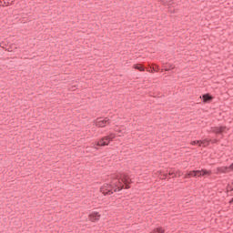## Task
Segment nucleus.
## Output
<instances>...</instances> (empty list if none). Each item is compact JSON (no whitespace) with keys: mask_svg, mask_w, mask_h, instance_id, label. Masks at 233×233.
<instances>
[{"mask_svg":"<svg viewBox=\"0 0 233 233\" xmlns=\"http://www.w3.org/2000/svg\"><path fill=\"white\" fill-rule=\"evenodd\" d=\"M130 183H132V181L128 176L121 175L112 179L111 186L114 192H121L124 187H126L127 189L130 188Z\"/></svg>","mask_w":233,"mask_h":233,"instance_id":"f257e3e1","label":"nucleus"},{"mask_svg":"<svg viewBox=\"0 0 233 233\" xmlns=\"http://www.w3.org/2000/svg\"><path fill=\"white\" fill-rule=\"evenodd\" d=\"M114 139H116V134L115 133H111L110 135L102 137L96 143V147H108V145H110V142L112 140H114Z\"/></svg>","mask_w":233,"mask_h":233,"instance_id":"f03ea898","label":"nucleus"},{"mask_svg":"<svg viewBox=\"0 0 233 233\" xmlns=\"http://www.w3.org/2000/svg\"><path fill=\"white\" fill-rule=\"evenodd\" d=\"M100 191L104 194V196H108L110 194H114V187H112L111 184H104L103 187L100 188Z\"/></svg>","mask_w":233,"mask_h":233,"instance_id":"7ed1b4c3","label":"nucleus"},{"mask_svg":"<svg viewBox=\"0 0 233 233\" xmlns=\"http://www.w3.org/2000/svg\"><path fill=\"white\" fill-rule=\"evenodd\" d=\"M95 125L96 127H98V128H105V127H106V125H110V119L108 118H97L95 121Z\"/></svg>","mask_w":233,"mask_h":233,"instance_id":"20e7f679","label":"nucleus"},{"mask_svg":"<svg viewBox=\"0 0 233 233\" xmlns=\"http://www.w3.org/2000/svg\"><path fill=\"white\" fill-rule=\"evenodd\" d=\"M89 220L93 223H96V221H99L101 219V214H99L97 211H93L88 216Z\"/></svg>","mask_w":233,"mask_h":233,"instance_id":"39448f33","label":"nucleus"},{"mask_svg":"<svg viewBox=\"0 0 233 233\" xmlns=\"http://www.w3.org/2000/svg\"><path fill=\"white\" fill-rule=\"evenodd\" d=\"M197 177H203L204 176H210L212 172L207 170V169H202V170H196Z\"/></svg>","mask_w":233,"mask_h":233,"instance_id":"423d86ee","label":"nucleus"},{"mask_svg":"<svg viewBox=\"0 0 233 233\" xmlns=\"http://www.w3.org/2000/svg\"><path fill=\"white\" fill-rule=\"evenodd\" d=\"M133 68H135L136 70H139V72H145V66L141 64H135L133 66Z\"/></svg>","mask_w":233,"mask_h":233,"instance_id":"0eeeda50","label":"nucleus"},{"mask_svg":"<svg viewBox=\"0 0 233 233\" xmlns=\"http://www.w3.org/2000/svg\"><path fill=\"white\" fill-rule=\"evenodd\" d=\"M227 127H215L214 129H213V132L215 133V134H223V132H225V129H226Z\"/></svg>","mask_w":233,"mask_h":233,"instance_id":"6e6552de","label":"nucleus"},{"mask_svg":"<svg viewBox=\"0 0 233 233\" xmlns=\"http://www.w3.org/2000/svg\"><path fill=\"white\" fill-rule=\"evenodd\" d=\"M202 99L204 103H208L209 101H212V96L209 95H203Z\"/></svg>","mask_w":233,"mask_h":233,"instance_id":"1a4fd4ad","label":"nucleus"},{"mask_svg":"<svg viewBox=\"0 0 233 233\" xmlns=\"http://www.w3.org/2000/svg\"><path fill=\"white\" fill-rule=\"evenodd\" d=\"M186 178L189 177H197L196 170L190 171L189 173L185 175Z\"/></svg>","mask_w":233,"mask_h":233,"instance_id":"9d476101","label":"nucleus"},{"mask_svg":"<svg viewBox=\"0 0 233 233\" xmlns=\"http://www.w3.org/2000/svg\"><path fill=\"white\" fill-rule=\"evenodd\" d=\"M209 144H210L209 139L201 140V147H208Z\"/></svg>","mask_w":233,"mask_h":233,"instance_id":"9b49d317","label":"nucleus"},{"mask_svg":"<svg viewBox=\"0 0 233 233\" xmlns=\"http://www.w3.org/2000/svg\"><path fill=\"white\" fill-rule=\"evenodd\" d=\"M157 175L160 176V179H167V174L163 175L161 171H157Z\"/></svg>","mask_w":233,"mask_h":233,"instance_id":"f8f14e48","label":"nucleus"},{"mask_svg":"<svg viewBox=\"0 0 233 233\" xmlns=\"http://www.w3.org/2000/svg\"><path fill=\"white\" fill-rule=\"evenodd\" d=\"M191 145L194 147L196 145H198V147H201V140H194L191 142Z\"/></svg>","mask_w":233,"mask_h":233,"instance_id":"ddd939ff","label":"nucleus"},{"mask_svg":"<svg viewBox=\"0 0 233 233\" xmlns=\"http://www.w3.org/2000/svg\"><path fill=\"white\" fill-rule=\"evenodd\" d=\"M228 170H233V163L228 167H224L223 172H228Z\"/></svg>","mask_w":233,"mask_h":233,"instance_id":"4468645a","label":"nucleus"},{"mask_svg":"<svg viewBox=\"0 0 233 233\" xmlns=\"http://www.w3.org/2000/svg\"><path fill=\"white\" fill-rule=\"evenodd\" d=\"M166 72H168V70H174V66L170 65L169 66H165Z\"/></svg>","mask_w":233,"mask_h":233,"instance_id":"2eb2a0df","label":"nucleus"},{"mask_svg":"<svg viewBox=\"0 0 233 233\" xmlns=\"http://www.w3.org/2000/svg\"><path fill=\"white\" fill-rule=\"evenodd\" d=\"M155 232H157V233H165V229L161 228H158L157 229H155Z\"/></svg>","mask_w":233,"mask_h":233,"instance_id":"dca6fc26","label":"nucleus"},{"mask_svg":"<svg viewBox=\"0 0 233 233\" xmlns=\"http://www.w3.org/2000/svg\"><path fill=\"white\" fill-rule=\"evenodd\" d=\"M168 176H173V177H177V174L175 173L174 170H170V171L168 172Z\"/></svg>","mask_w":233,"mask_h":233,"instance_id":"f3484780","label":"nucleus"},{"mask_svg":"<svg viewBox=\"0 0 233 233\" xmlns=\"http://www.w3.org/2000/svg\"><path fill=\"white\" fill-rule=\"evenodd\" d=\"M151 72H159V66H156Z\"/></svg>","mask_w":233,"mask_h":233,"instance_id":"a211bd4d","label":"nucleus"},{"mask_svg":"<svg viewBox=\"0 0 233 233\" xmlns=\"http://www.w3.org/2000/svg\"><path fill=\"white\" fill-rule=\"evenodd\" d=\"M176 174H177V176H178V177L183 176V173H181V171H177V172H176Z\"/></svg>","mask_w":233,"mask_h":233,"instance_id":"6ab92c4d","label":"nucleus"},{"mask_svg":"<svg viewBox=\"0 0 233 233\" xmlns=\"http://www.w3.org/2000/svg\"><path fill=\"white\" fill-rule=\"evenodd\" d=\"M15 0H11V3H8V5H13Z\"/></svg>","mask_w":233,"mask_h":233,"instance_id":"aec40b11","label":"nucleus"},{"mask_svg":"<svg viewBox=\"0 0 233 233\" xmlns=\"http://www.w3.org/2000/svg\"><path fill=\"white\" fill-rule=\"evenodd\" d=\"M156 231V229L155 230H153L151 233H157V232H155Z\"/></svg>","mask_w":233,"mask_h":233,"instance_id":"412c9836","label":"nucleus"},{"mask_svg":"<svg viewBox=\"0 0 233 233\" xmlns=\"http://www.w3.org/2000/svg\"><path fill=\"white\" fill-rule=\"evenodd\" d=\"M95 148H97V147L94 146Z\"/></svg>","mask_w":233,"mask_h":233,"instance_id":"4be33fe9","label":"nucleus"},{"mask_svg":"<svg viewBox=\"0 0 233 233\" xmlns=\"http://www.w3.org/2000/svg\"><path fill=\"white\" fill-rule=\"evenodd\" d=\"M232 202H233V198H232Z\"/></svg>","mask_w":233,"mask_h":233,"instance_id":"5701e85b","label":"nucleus"}]
</instances>
